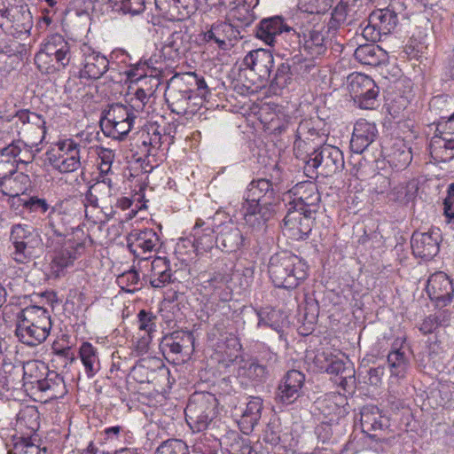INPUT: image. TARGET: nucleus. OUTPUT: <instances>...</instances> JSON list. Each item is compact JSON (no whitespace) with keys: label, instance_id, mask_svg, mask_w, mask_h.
<instances>
[{"label":"nucleus","instance_id":"obj_1","mask_svg":"<svg viewBox=\"0 0 454 454\" xmlns=\"http://www.w3.org/2000/svg\"><path fill=\"white\" fill-rule=\"evenodd\" d=\"M51 328V316L40 306H28L17 314L15 333L27 346H37L43 342Z\"/></svg>","mask_w":454,"mask_h":454},{"label":"nucleus","instance_id":"obj_2","mask_svg":"<svg viewBox=\"0 0 454 454\" xmlns=\"http://www.w3.org/2000/svg\"><path fill=\"white\" fill-rule=\"evenodd\" d=\"M268 272L277 287L292 289L307 278L308 265L299 256L283 252L271 256Z\"/></svg>","mask_w":454,"mask_h":454},{"label":"nucleus","instance_id":"obj_3","mask_svg":"<svg viewBox=\"0 0 454 454\" xmlns=\"http://www.w3.org/2000/svg\"><path fill=\"white\" fill-rule=\"evenodd\" d=\"M9 240L12 247L11 258L19 264L29 263L43 253L44 245L40 231L32 225L13 224Z\"/></svg>","mask_w":454,"mask_h":454},{"label":"nucleus","instance_id":"obj_4","mask_svg":"<svg viewBox=\"0 0 454 454\" xmlns=\"http://www.w3.org/2000/svg\"><path fill=\"white\" fill-rule=\"evenodd\" d=\"M344 168L342 152L336 146L324 145L315 149L305 161L304 172L313 178L318 174L330 176Z\"/></svg>","mask_w":454,"mask_h":454},{"label":"nucleus","instance_id":"obj_5","mask_svg":"<svg viewBox=\"0 0 454 454\" xmlns=\"http://www.w3.org/2000/svg\"><path fill=\"white\" fill-rule=\"evenodd\" d=\"M217 399L208 392L193 394L184 410L185 420L194 432L205 430L216 416Z\"/></svg>","mask_w":454,"mask_h":454},{"label":"nucleus","instance_id":"obj_6","mask_svg":"<svg viewBox=\"0 0 454 454\" xmlns=\"http://www.w3.org/2000/svg\"><path fill=\"white\" fill-rule=\"evenodd\" d=\"M82 147L73 139L59 140L47 151L50 165L60 173H71L81 167Z\"/></svg>","mask_w":454,"mask_h":454},{"label":"nucleus","instance_id":"obj_7","mask_svg":"<svg viewBox=\"0 0 454 454\" xmlns=\"http://www.w3.org/2000/svg\"><path fill=\"white\" fill-rule=\"evenodd\" d=\"M347 87L360 109L375 110L378 107L380 90L371 77L361 73H353L347 78Z\"/></svg>","mask_w":454,"mask_h":454},{"label":"nucleus","instance_id":"obj_8","mask_svg":"<svg viewBox=\"0 0 454 454\" xmlns=\"http://www.w3.org/2000/svg\"><path fill=\"white\" fill-rule=\"evenodd\" d=\"M291 209L316 214L319 207L320 195L314 182L306 181L295 184L288 192Z\"/></svg>","mask_w":454,"mask_h":454},{"label":"nucleus","instance_id":"obj_9","mask_svg":"<svg viewBox=\"0 0 454 454\" xmlns=\"http://www.w3.org/2000/svg\"><path fill=\"white\" fill-rule=\"evenodd\" d=\"M83 203L94 209H101L106 215H113L115 193L111 180L104 179L90 185L84 194Z\"/></svg>","mask_w":454,"mask_h":454},{"label":"nucleus","instance_id":"obj_10","mask_svg":"<svg viewBox=\"0 0 454 454\" xmlns=\"http://www.w3.org/2000/svg\"><path fill=\"white\" fill-rule=\"evenodd\" d=\"M223 214L216 212L212 217L207 219H197L192 230V235L194 238V247L198 252H209L215 247H216V224Z\"/></svg>","mask_w":454,"mask_h":454},{"label":"nucleus","instance_id":"obj_11","mask_svg":"<svg viewBox=\"0 0 454 454\" xmlns=\"http://www.w3.org/2000/svg\"><path fill=\"white\" fill-rule=\"evenodd\" d=\"M245 224L255 235L262 234L267 228V222L273 216L270 202L242 203L241 207Z\"/></svg>","mask_w":454,"mask_h":454},{"label":"nucleus","instance_id":"obj_12","mask_svg":"<svg viewBox=\"0 0 454 454\" xmlns=\"http://www.w3.org/2000/svg\"><path fill=\"white\" fill-rule=\"evenodd\" d=\"M220 364L223 367L233 366L236 376L241 384L248 381H261L266 375V368L254 359H239L238 355H230L228 360L223 359Z\"/></svg>","mask_w":454,"mask_h":454},{"label":"nucleus","instance_id":"obj_13","mask_svg":"<svg viewBox=\"0 0 454 454\" xmlns=\"http://www.w3.org/2000/svg\"><path fill=\"white\" fill-rule=\"evenodd\" d=\"M426 291L436 306L445 307L452 301L454 286L449 276L439 271L429 277Z\"/></svg>","mask_w":454,"mask_h":454},{"label":"nucleus","instance_id":"obj_14","mask_svg":"<svg viewBox=\"0 0 454 454\" xmlns=\"http://www.w3.org/2000/svg\"><path fill=\"white\" fill-rule=\"evenodd\" d=\"M369 25L364 29V36L375 40L378 35L390 34L397 25L396 13L388 9H378L369 16Z\"/></svg>","mask_w":454,"mask_h":454},{"label":"nucleus","instance_id":"obj_15","mask_svg":"<svg viewBox=\"0 0 454 454\" xmlns=\"http://www.w3.org/2000/svg\"><path fill=\"white\" fill-rule=\"evenodd\" d=\"M216 229V247L223 252H236L243 246L244 237L241 231L231 220L223 222L219 218Z\"/></svg>","mask_w":454,"mask_h":454},{"label":"nucleus","instance_id":"obj_16","mask_svg":"<svg viewBox=\"0 0 454 454\" xmlns=\"http://www.w3.org/2000/svg\"><path fill=\"white\" fill-rule=\"evenodd\" d=\"M161 136L160 125L157 121L145 125L141 131L139 138L140 145L138 146L142 156H140L137 160H142L143 156L147 159L148 163L146 167H143L145 172L153 169V166H149V163H151L150 157L154 158L158 150L160 148L162 145Z\"/></svg>","mask_w":454,"mask_h":454},{"label":"nucleus","instance_id":"obj_17","mask_svg":"<svg viewBox=\"0 0 454 454\" xmlns=\"http://www.w3.org/2000/svg\"><path fill=\"white\" fill-rule=\"evenodd\" d=\"M52 56H54L56 61L63 67H66L69 63V45L59 34H54L46 38L41 51L35 56V61H46L47 58Z\"/></svg>","mask_w":454,"mask_h":454},{"label":"nucleus","instance_id":"obj_18","mask_svg":"<svg viewBox=\"0 0 454 454\" xmlns=\"http://www.w3.org/2000/svg\"><path fill=\"white\" fill-rule=\"evenodd\" d=\"M81 51L83 56L81 76L88 79L100 78L108 69L107 59L88 44H82Z\"/></svg>","mask_w":454,"mask_h":454},{"label":"nucleus","instance_id":"obj_19","mask_svg":"<svg viewBox=\"0 0 454 454\" xmlns=\"http://www.w3.org/2000/svg\"><path fill=\"white\" fill-rule=\"evenodd\" d=\"M159 243L160 238L153 229L133 230L127 237L128 247L137 257L154 251Z\"/></svg>","mask_w":454,"mask_h":454},{"label":"nucleus","instance_id":"obj_20","mask_svg":"<svg viewBox=\"0 0 454 454\" xmlns=\"http://www.w3.org/2000/svg\"><path fill=\"white\" fill-rule=\"evenodd\" d=\"M84 247L82 243L68 239L63 247L55 252L51 262V273L55 277H59L64 273L65 269L72 266L74 262L81 254Z\"/></svg>","mask_w":454,"mask_h":454},{"label":"nucleus","instance_id":"obj_21","mask_svg":"<svg viewBox=\"0 0 454 454\" xmlns=\"http://www.w3.org/2000/svg\"><path fill=\"white\" fill-rule=\"evenodd\" d=\"M1 15L6 18L12 27L19 34L28 33L33 27V18L27 4L18 1L0 10Z\"/></svg>","mask_w":454,"mask_h":454},{"label":"nucleus","instance_id":"obj_22","mask_svg":"<svg viewBox=\"0 0 454 454\" xmlns=\"http://www.w3.org/2000/svg\"><path fill=\"white\" fill-rule=\"evenodd\" d=\"M136 115H101L99 123L103 133L121 139L133 127Z\"/></svg>","mask_w":454,"mask_h":454},{"label":"nucleus","instance_id":"obj_23","mask_svg":"<svg viewBox=\"0 0 454 454\" xmlns=\"http://www.w3.org/2000/svg\"><path fill=\"white\" fill-rule=\"evenodd\" d=\"M378 130L376 125L360 119L354 126L350 140L351 151L355 153H362L375 139Z\"/></svg>","mask_w":454,"mask_h":454},{"label":"nucleus","instance_id":"obj_24","mask_svg":"<svg viewBox=\"0 0 454 454\" xmlns=\"http://www.w3.org/2000/svg\"><path fill=\"white\" fill-rule=\"evenodd\" d=\"M304 381L305 375L300 371L287 372L278 387L279 400L286 404L294 403L300 396Z\"/></svg>","mask_w":454,"mask_h":454},{"label":"nucleus","instance_id":"obj_25","mask_svg":"<svg viewBox=\"0 0 454 454\" xmlns=\"http://www.w3.org/2000/svg\"><path fill=\"white\" fill-rule=\"evenodd\" d=\"M244 65L256 73L260 78L268 79L273 67L274 59L271 52L264 49L250 51L243 59Z\"/></svg>","mask_w":454,"mask_h":454},{"label":"nucleus","instance_id":"obj_26","mask_svg":"<svg viewBox=\"0 0 454 454\" xmlns=\"http://www.w3.org/2000/svg\"><path fill=\"white\" fill-rule=\"evenodd\" d=\"M383 150L387 162L396 170L406 168L412 160L411 148L403 139H394L391 145Z\"/></svg>","mask_w":454,"mask_h":454},{"label":"nucleus","instance_id":"obj_27","mask_svg":"<svg viewBox=\"0 0 454 454\" xmlns=\"http://www.w3.org/2000/svg\"><path fill=\"white\" fill-rule=\"evenodd\" d=\"M308 215L301 210L288 208L284 218V224L294 231V235L297 236L298 239H305L311 231L315 214Z\"/></svg>","mask_w":454,"mask_h":454},{"label":"nucleus","instance_id":"obj_28","mask_svg":"<svg viewBox=\"0 0 454 454\" xmlns=\"http://www.w3.org/2000/svg\"><path fill=\"white\" fill-rule=\"evenodd\" d=\"M239 32L236 26L226 21H216L204 33V41L214 42L221 49H226V42L236 39Z\"/></svg>","mask_w":454,"mask_h":454},{"label":"nucleus","instance_id":"obj_29","mask_svg":"<svg viewBox=\"0 0 454 454\" xmlns=\"http://www.w3.org/2000/svg\"><path fill=\"white\" fill-rule=\"evenodd\" d=\"M148 93L145 89L139 88L137 90L134 96L129 98L124 99V103H113L108 105V109L105 110L102 114H133L134 112H144L147 103Z\"/></svg>","mask_w":454,"mask_h":454},{"label":"nucleus","instance_id":"obj_30","mask_svg":"<svg viewBox=\"0 0 454 454\" xmlns=\"http://www.w3.org/2000/svg\"><path fill=\"white\" fill-rule=\"evenodd\" d=\"M413 254L423 259H431L439 251V244L432 233L415 232L411 238Z\"/></svg>","mask_w":454,"mask_h":454},{"label":"nucleus","instance_id":"obj_31","mask_svg":"<svg viewBox=\"0 0 454 454\" xmlns=\"http://www.w3.org/2000/svg\"><path fill=\"white\" fill-rule=\"evenodd\" d=\"M297 34L299 37H302L303 49L310 56H319L326 51L325 36L321 29L313 27L301 29Z\"/></svg>","mask_w":454,"mask_h":454},{"label":"nucleus","instance_id":"obj_32","mask_svg":"<svg viewBox=\"0 0 454 454\" xmlns=\"http://www.w3.org/2000/svg\"><path fill=\"white\" fill-rule=\"evenodd\" d=\"M274 194L271 183L267 179L252 181L247 186L244 196V202L262 204L270 202V200Z\"/></svg>","mask_w":454,"mask_h":454},{"label":"nucleus","instance_id":"obj_33","mask_svg":"<svg viewBox=\"0 0 454 454\" xmlns=\"http://www.w3.org/2000/svg\"><path fill=\"white\" fill-rule=\"evenodd\" d=\"M21 143L12 142L0 150V181L17 173L15 158L20 153Z\"/></svg>","mask_w":454,"mask_h":454},{"label":"nucleus","instance_id":"obj_34","mask_svg":"<svg viewBox=\"0 0 454 454\" xmlns=\"http://www.w3.org/2000/svg\"><path fill=\"white\" fill-rule=\"evenodd\" d=\"M29 185V176L21 172H17L0 181V191L6 196L16 198L23 195Z\"/></svg>","mask_w":454,"mask_h":454},{"label":"nucleus","instance_id":"obj_35","mask_svg":"<svg viewBox=\"0 0 454 454\" xmlns=\"http://www.w3.org/2000/svg\"><path fill=\"white\" fill-rule=\"evenodd\" d=\"M36 381L35 389L46 394L49 399L61 397L66 393L63 378L55 372H49L45 378Z\"/></svg>","mask_w":454,"mask_h":454},{"label":"nucleus","instance_id":"obj_36","mask_svg":"<svg viewBox=\"0 0 454 454\" xmlns=\"http://www.w3.org/2000/svg\"><path fill=\"white\" fill-rule=\"evenodd\" d=\"M290 27L283 23L279 17H272L262 20L257 30V36L268 44H272L275 36L282 32L290 31Z\"/></svg>","mask_w":454,"mask_h":454},{"label":"nucleus","instance_id":"obj_37","mask_svg":"<svg viewBox=\"0 0 454 454\" xmlns=\"http://www.w3.org/2000/svg\"><path fill=\"white\" fill-rule=\"evenodd\" d=\"M193 335L190 332L176 331L166 336L162 341V347L173 355H179L188 349L193 344Z\"/></svg>","mask_w":454,"mask_h":454},{"label":"nucleus","instance_id":"obj_38","mask_svg":"<svg viewBox=\"0 0 454 454\" xmlns=\"http://www.w3.org/2000/svg\"><path fill=\"white\" fill-rule=\"evenodd\" d=\"M171 282V270L165 257H156L151 262L150 284L154 288H161Z\"/></svg>","mask_w":454,"mask_h":454},{"label":"nucleus","instance_id":"obj_39","mask_svg":"<svg viewBox=\"0 0 454 454\" xmlns=\"http://www.w3.org/2000/svg\"><path fill=\"white\" fill-rule=\"evenodd\" d=\"M383 417L380 413V410L374 406H365L360 413V422L362 431L374 437L373 432L381 430L385 424L382 421Z\"/></svg>","mask_w":454,"mask_h":454},{"label":"nucleus","instance_id":"obj_40","mask_svg":"<svg viewBox=\"0 0 454 454\" xmlns=\"http://www.w3.org/2000/svg\"><path fill=\"white\" fill-rule=\"evenodd\" d=\"M262 409V400L260 397H250L239 421L244 431H252L254 429L261 419Z\"/></svg>","mask_w":454,"mask_h":454},{"label":"nucleus","instance_id":"obj_41","mask_svg":"<svg viewBox=\"0 0 454 454\" xmlns=\"http://www.w3.org/2000/svg\"><path fill=\"white\" fill-rule=\"evenodd\" d=\"M387 363L392 376L403 379L410 367V358L402 348H396L389 352Z\"/></svg>","mask_w":454,"mask_h":454},{"label":"nucleus","instance_id":"obj_42","mask_svg":"<svg viewBox=\"0 0 454 454\" xmlns=\"http://www.w3.org/2000/svg\"><path fill=\"white\" fill-rule=\"evenodd\" d=\"M79 356L88 377H92L99 370L98 349L90 342H83L79 348Z\"/></svg>","mask_w":454,"mask_h":454},{"label":"nucleus","instance_id":"obj_43","mask_svg":"<svg viewBox=\"0 0 454 454\" xmlns=\"http://www.w3.org/2000/svg\"><path fill=\"white\" fill-rule=\"evenodd\" d=\"M44 364L37 361H28L22 367L24 386H31V389H35L37 386L36 380H42L43 373L41 369H44Z\"/></svg>","mask_w":454,"mask_h":454},{"label":"nucleus","instance_id":"obj_44","mask_svg":"<svg viewBox=\"0 0 454 454\" xmlns=\"http://www.w3.org/2000/svg\"><path fill=\"white\" fill-rule=\"evenodd\" d=\"M254 19L255 16L251 9V5L247 3L236 6L231 9L229 13V20L231 21H237V27H247L254 20Z\"/></svg>","mask_w":454,"mask_h":454},{"label":"nucleus","instance_id":"obj_45","mask_svg":"<svg viewBox=\"0 0 454 454\" xmlns=\"http://www.w3.org/2000/svg\"><path fill=\"white\" fill-rule=\"evenodd\" d=\"M450 314L447 310L439 311L426 317L419 326V331L424 334L434 333L438 327L448 323Z\"/></svg>","mask_w":454,"mask_h":454},{"label":"nucleus","instance_id":"obj_46","mask_svg":"<svg viewBox=\"0 0 454 454\" xmlns=\"http://www.w3.org/2000/svg\"><path fill=\"white\" fill-rule=\"evenodd\" d=\"M432 153L443 161L451 160L454 157V139L436 138L431 144Z\"/></svg>","mask_w":454,"mask_h":454},{"label":"nucleus","instance_id":"obj_47","mask_svg":"<svg viewBox=\"0 0 454 454\" xmlns=\"http://www.w3.org/2000/svg\"><path fill=\"white\" fill-rule=\"evenodd\" d=\"M150 361L142 360L134 365L130 371V377L138 383H149L155 378V370L150 368Z\"/></svg>","mask_w":454,"mask_h":454},{"label":"nucleus","instance_id":"obj_48","mask_svg":"<svg viewBox=\"0 0 454 454\" xmlns=\"http://www.w3.org/2000/svg\"><path fill=\"white\" fill-rule=\"evenodd\" d=\"M377 46L374 44L360 45L355 51V59L364 65H375L378 62L376 57Z\"/></svg>","mask_w":454,"mask_h":454},{"label":"nucleus","instance_id":"obj_49","mask_svg":"<svg viewBox=\"0 0 454 454\" xmlns=\"http://www.w3.org/2000/svg\"><path fill=\"white\" fill-rule=\"evenodd\" d=\"M281 317V312L274 309H270V310H261L258 312V326L268 325L272 329L277 330L281 326V323L279 321V317Z\"/></svg>","mask_w":454,"mask_h":454},{"label":"nucleus","instance_id":"obj_50","mask_svg":"<svg viewBox=\"0 0 454 454\" xmlns=\"http://www.w3.org/2000/svg\"><path fill=\"white\" fill-rule=\"evenodd\" d=\"M156 454H188L187 446L181 440H168L157 448Z\"/></svg>","mask_w":454,"mask_h":454},{"label":"nucleus","instance_id":"obj_51","mask_svg":"<svg viewBox=\"0 0 454 454\" xmlns=\"http://www.w3.org/2000/svg\"><path fill=\"white\" fill-rule=\"evenodd\" d=\"M156 318V316L152 312H147L144 309L140 310L137 315L139 332H143L144 334L148 333L151 335L152 333L155 332Z\"/></svg>","mask_w":454,"mask_h":454},{"label":"nucleus","instance_id":"obj_52","mask_svg":"<svg viewBox=\"0 0 454 454\" xmlns=\"http://www.w3.org/2000/svg\"><path fill=\"white\" fill-rule=\"evenodd\" d=\"M128 79L131 82H137L139 81H149L153 83V86L157 88L160 84V81L155 76H147L146 73L144 70V67L140 66L134 67L126 72Z\"/></svg>","mask_w":454,"mask_h":454},{"label":"nucleus","instance_id":"obj_53","mask_svg":"<svg viewBox=\"0 0 454 454\" xmlns=\"http://www.w3.org/2000/svg\"><path fill=\"white\" fill-rule=\"evenodd\" d=\"M182 80L187 84L195 85L199 94L201 96H205L209 91L204 78L199 77L194 72L183 74Z\"/></svg>","mask_w":454,"mask_h":454},{"label":"nucleus","instance_id":"obj_54","mask_svg":"<svg viewBox=\"0 0 454 454\" xmlns=\"http://www.w3.org/2000/svg\"><path fill=\"white\" fill-rule=\"evenodd\" d=\"M100 160L99 168L102 173H108L114 160L115 153L108 148H100L98 153Z\"/></svg>","mask_w":454,"mask_h":454},{"label":"nucleus","instance_id":"obj_55","mask_svg":"<svg viewBox=\"0 0 454 454\" xmlns=\"http://www.w3.org/2000/svg\"><path fill=\"white\" fill-rule=\"evenodd\" d=\"M289 69V66L281 64L278 67L277 73L272 81V85L279 89L285 88L289 83L291 79Z\"/></svg>","mask_w":454,"mask_h":454},{"label":"nucleus","instance_id":"obj_56","mask_svg":"<svg viewBox=\"0 0 454 454\" xmlns=\"http://www.w3.org/2000/svg\"><path fill=\"white\" fill-rule=\"evenodd\" d=\"M23 205L32 212L45 213L50 208L46 200L37 197H31L27 200H23Z\"/></svg>","mask_w":454,"mask_h":454},{"label":"nucleus","instance_id":"obj_57","mask_svg":"<svg viewBox=\"0 0 454 454\" xmlns=\"http://www.w3.org/2000/svg\"><path fill=\"white\" fill-rule=\"evenodd\" d=\"M85 207V216L86 218L93 223L94 224H98L100 223L108 220L112 215H106L105 213L101 209H94L91 206L86 205L83 203Z\"/></svg>","mask_w":454,"mask_h":454},{"label":"nucleus","instance_id":"obj_58","mask_svg":"<svg viewBox=\"0 0 454 454\" xmlns=\"http://www.w3.org/2000/svg\"><path fill=\"white\" fill-rule=\"evenodd\" d=\"M121 9L130 14H138L145 9V0H122Z\"/></svg>","mask_w":454,"mask_h":454},{"label":"nucleus","instance_id":"obj_59","mask_svg":"<svg viewBox=\"0 0 454 454\" xmlns=\"http://www.w3.org/2000/svg\"><path fill=\"white\" fill-rule=\"evenodd\" d=\"M151 340L152 337L148 333H143L139 335V337L134 343V350L136 351L137 356L144 355L148 351Z\"/></svg>","mask_w":454,"mask_h":454},{"label":"nucleus","instance_id":"obj_60","mask_svg":"<svg viewBox=\"0 0 454 454\" xmlns=\"http://www.w3.org/2000/svg\"><path fill=\"white\" fill-rule=\"evenodd\" d=\"M348 363H344L340 359H333L330 364L326 366H322V369H325L328 373L339 375L343 372L344 368Z\"/></svg>","mask_w":454,"mask_h":454},{"label":"nucleus","instance_id":"obj_61","mask_svg":"<svg viewBox=\"0 0 454 454\" xmlns=\"http://www.w3.org/2000/svg\"><path fill=\"white\" fill-rule=\"evenodd\" d=\"M375 191L377 193L383 194L388 191L391 186L390 179L383 175L374 176Z\"/></svg>","mask_w":454,"mask_h":454},{"label":"nucleus","instance_id":"obj_62","mask_svg":"<svg viewBox=\"0 0 454 454\" xmlns=\"http://www.w3.org/2000/svg\"><path fill=\"white\" fill-rule=\"evenodd\" d=\"M444 215L449 221L454 222V197L448 195L444 200Z\"/></svg>","mask_w":454,"mask_h":454},{"label":"nucleus","instance_id":"obj_63","mask_svg":"<svg viewBox=\"0 0 454 454\" xmlns=\"http://www.w3.org/2000/svg\"><path fill=\"white\" fill-rule=\"evenodd\" d=\"M20 447H21V451L23 452V454H46L47 453L46 448L40 449L39 446L33 444V443H29V442H25V443L21 444Z\"/></svg>","mask_w":454,"mask_h":454},{"label":"nucleus","instance_id":"obj_64","mask_svg":"<svg viewBox=\"0 0 454 454\" xmlns=\"http://www.w3.org/2000/svg\"><path fill=\"white\" fill-rule=\"evenodd\" d=\"M263 441L271 445H277L280 441V437L271 427H268L264 432Z\"/></svg>","mask_w":454,"mask_h":454}]
</instances>
